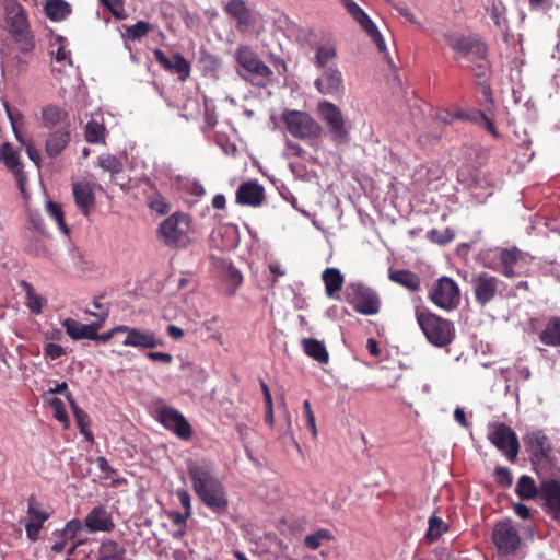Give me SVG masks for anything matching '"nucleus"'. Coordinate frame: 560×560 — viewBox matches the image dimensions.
Returning <instances> with one entry per match:
<instances>
[{
    "label": "nucleus",
    "instance_id": "f257e3e1",
    "mask_svg": "<svg viewBox=\"0 0 560 560\" xmlns=\"http://www.w3.org/2000/svg\"><path fill=\"white\" fill-rule=\"evenodd\" d=\"M187 474L192 490L208 509L217 514H223L228 511L229 498L226 490L209 463L190 459L187 462Z\"/></svg>",
    "mask_w": 560,
    "mask_h": 560
},
{
    "label": "nucleus",
    "instance_id": "f03ea898",
    "mask_svg": "<svg viewBox=\"0 0 560 560\" xmlns=\"http://www.w3.org/2000/svg\"><path fill=\"white\" fill-rule=\"evenodd\" d=\"M5 27L22 52L31 51L34 37L30 31L26 11L18 0H3Z\"/></svg>",
    "mask_w": 560,
    "mask_h": 560
},
{
    "label": "nucleus",
    "instance_id": "7ed1b4c3",
    "mask_svg": "<svg viewBox=\"0 0 560 560\" xmlns=\"http://www.w3.org/2000/svg\"><path fill=\"white\" fill-rule=\"evenodd\" d=\"M415 315L420 329L432 346L444 348L455 339V327L451 320L421 307H416Z\"/></svg>",
    "mask_w": 560,
    "mask_h": 560
},
{
    "label": "nucleus",
    "instance_id": "20e7f679",
    "mask_svg": "<svg viewBox=\"0 0 560 560\" xmlns=\"http://www.w3.org/2000/svg\"><path fill=\"white\" fill-rule=\"evenodd\" d=\"M189 215L175 212L161 222L159 236L170 247L183 248L189 245L190 237Z\"/></svg>",
    "mask_w": 560,
    "mask_h": 560
},
{
    "label": "nucleus",
    "instance_id": "39448f33",
    "mask_svg": "<svg viewBox=\"0 0 560 560\" xmlns=\"http://www.w3.org/2000/svg\"><path fill=\"white\" fill-rule=\"evenodd\" d=\"M445 44L454 50L455 59H465L468 62H476L488 56V47L478 35H460L454 33L443 34Z\"/></svg>",
    "mask_w": 560,
    "mask_h": 560
},
{
    "label": "nucleus",
    "instance_id": "423d86ee",
    "mask_svg": "<svg viewBox=\"0 0 560 560\" xmlns=\"http://www.w3.org/2000/svg\"><path fill=\"white\" fill-rule=\"evenodd\" d=\"M282 121L289 133L301 140H315L323 133L320 125L306 112L287 109Z\"/></svg>",
    "mask_w": 560,
    "mask_h": 560
},
{
    "label": "nucleus",
    "instance_id": "0eeeda50",
    "mask_svg": "<svg viewBox=\"0 0 560 560\" xmlns=\"http://www.w3.org/2000/svg\"><path fill=\"white\" fill-rule=\"evenodd\" d=\"M345 300L355 312L363 315H375L381 310L377 292L361 282H351L346 287Z\"/></svg>",
    "mask_w": 560,
    "mask_h": 560
},
{
    "label": "nucleus",
    "instance_id": "6e6552de",
    "mask_svg": "<svg viewBox=\"0 0 560 560\" xmlns=\"http://www.w3.org/2000/svg\"><path fill=\"white\" fill-rule=\"evenodd\" d=\"M238 65L255 75L254 84L259 88H266L273 75L272 70L258 57V55L248 46H240L235 52Z\"/></svg>",
    "mask_w": 560,
    "mask_h": 560
},
{
    "label": "nucleus",
    "instance_id": "1a4fd4ad",
    "mask_svg": "<svg viewBox=\"0 0 560 560\" xmlns=\"http://www.w3.org/2000/svg\"><path fill=\"white\" fill-rule=\"evenodd\" d=\"M492 541L502 556L514 555L522 545L517 527L511 518H504L494 524Z\"/></svg>",
    "mask_w": 560,
    "mask_h": 560
},
{
    "label": "nucleus",
    "instance_id": "9d476101",
    "mask_svg": "<svg viewBox=\"0 0 560 560\" xmlns=\"http://www.w3.org/2000/svg\"><path fill=\"white\" fill-rule=\"evenodd\" d=\"M500 268L498 269L506 278L527 277L532 257L516 247L503 248L499 254Z\"/></svg>",
    "mask_w": 560,
    "mask_h": 560
},
{
    "label": "nucleus",
    "instance_id": "9b49d317",
    "mask_svg": "<svg viewBox=\"0 0 560 560\" xmlns=\"http://www.w3.org/2000/svg\"><path fill=\"white\" fill-rule=\"evenodd\" d=\"M429 299L438 307L453 311L460 304V290L452 278L441 277L430 290Z\"/></svg>",
    "mask_w": 560,
    "mask_h": 560
},
{
    "label": "nucleus",
    "instance_id": "f8f14e48",
    "mask_svg": "<svg viewBox=\"0 0 560 560\" xmlns=\"http://www.w3.org/2000/svg\"><path fill=\"white\" fill-rule=\"evenodd\" d=\"M490 442L501 451L510 462H515L520 443L515 432L505 423H495L489 433Z\"/></svg>",
    "mask_w": 560,
    "mask_h": 560
},
{
    "label": "nucleus",
    "instance_id": "ddd939ff",
    "mask_svg": "<svg viewBox=\"0 0 560 560\" xmlns=\"http://www.w3.org/2000/svg\"><path fill=\"white\" fill-rule=\"evenodd\" d=\"M159 422L183 441H189L192 436V428L188 420L177 409L162 406L158 409Z\"/></svg>",
    "mask_w": 560,
    "mask_h": 560
},
{
    "label": "nucleus",
    "instance_id": "4468645a",
    "mask_svg": "<svg viewBox=\"0 0 560 560\" xmlns=\"http://www.w3.org/2000/svg\"><path fill=\"white\" fill-rule=\"evenodd\" d=\"M318 113L329 129L334 141L340 142L348 137L343 115L337 105L328 101L319 102Z\"/></svg>",
    "mask_w": 560,
    "mask_h": 560
},
{
    "label": "nucleus",
    "instance_id": "2eb2a0df",
    "mask_svg": "<svg viewBox=\"0 0 560 560\" xmlns=\"http://www.w3.org/2000/svg\"><path fill=\"white\" fill-rule=\"evenodd\" d=\"M524 443L530 453V460L535 470L540 475L538 466L550 459L551 446L548 436L542 430H533L524 436Z\"/></svg>",
    "mask_w": 560,
    "mask_h": 560
},
{
    "label": "nucleus",
    "instance_id": "dca6fc26",
    "mask_svg": "<svg viewBox=\"0 0 560 560\" xmlns=\"http://www.w3.org/2000/svg\"><path fill=\"white\" fill-rule=\"evenodd\" d=\"M502 281L489 272L482 271L471 279V287L475 294L476 302L485 306L492 302L500 291Z\"/></svg>",
    "mask_w": 560,
    "mask_h": 560
},
{
    "label": "nucleus",
    "instance_id": "f3484780",
    "mask_svg": "<svg viewBox=\"0 0 560 560\" xmlns=\"http://www.w3.org/2000/svg\"><path fill=\"white\" fill-rule=\"evenodd\" d=\"M0 162L13 174L19 189L21 192H24L27 175L24 172V166L20 160L18 150H15L11 143L5 142L0 147Z\"/></svg>",
    "mask_w": 560,
    "mask_h": 560
},
{
    "label": "nucleus",
    "instance_id": "a211bd4d",
    "mask_svg": "<svg viewBox=\"0 0 560 560\" xmlns=\"http://www.w3.org/2000/svg\"><path fill=\"white\" fill-rule=\"evenodd\" d=\"M118 329L121 332H126L124 346L141 348V349H154L164 345L161 338L156 337V334L152 330H142L126 325H119Z\"/></svg>",
    "mask_w": 560,
    "mask_h": 560
},
{
    "label": "nucleus",
    "instance_id": "6ab92c4d",
    "mask_svg": "<svg viewBox=\"0 0 560 560\" xmlns=\"http://www.w3.org/2000/svg\"><path fill=\"white\" fill-rule=\"evenodd\" d=\"M50 517V512L44 509L43 503L36 500L34 495L28 499L27 522L25 524L26 536L35 541L43 528L44 523Z\"/></svg>",
    "mask_w": 560,
    "mask_h": 560
},
{
    "label": "nucleus",
    "instance_id": "aec40b11",
    "mask_svg": "<svg viewBox=\"0 0 560 560\" xmlns=\"http://www.w3.org/2000/svg\"><path fill=\"white\" fill-rule=\"evenodd\" d=\"M538 493L545 501V510L560 525V481L541 480Z\"/></svg>",
    "mask_w": 560,
    "mask_h": 560
},
{
    "label": "nucleus",
    "instance_id": "412c9836",
    "mask_svg": "<svg viewBox=\"0 0 560 560\" xmlns=\"http://www.w3.org/2000/svg\"><path fill=\"white\" fill-rule=\"evenodd\" d=\"M153 55H154L155 61L165 71L177 74L182 81H185L186 79L189 78L190 70H191L190 63L179 52L174 54L172 56V59H170L162 49L155 48L153 50Z\"/></svg>",
    "mask_w": 560,
    "mask_h": 560
},
{
    "label": "nucleus",
    "instance_id": "4be33fe9",
    "mask_svg": "<svg viewBox=\"0 0 560 560\" xmlns=\"http://www.w3.org/2000/svg\"><path fill=\"white\" fill-rule=\"evenodd\" d=\"M319 93L324 95L337 96L343 91V79L341 72L336 67H327L323 74L314 82Z\"/></svg>",
    "mask_w": 560,
    "mask_h": 560
},
{
    "label": "nucleus",
    "instance_id": "5701e85b",
    "mask_svg": "<svg viewBox=\"0 0 560 560\" xmlns=\"http://www.w3.org/2000/svg\"><path fill=\"white\" fill-rule=\"evenodd\" d=\"M84 524L90 533H109L115 528L113 517L104 505L94 506L85 516Z\"/></svg>",
    "mask_w": 560,
    "mask_h": 560
},
{
    "label": "nucleus",
    "instance_id": "b1692460",
    "mask_svg": "<svg viewBox=\"0 0 560 560\" xmlns=\"http://www.w3.org/2000/svg\"><path fill=\"white\" fill-rule=\"evenodd\" d=\"M72 194L75 206L85 215H90L95 206L93 186L89 182H75L72 184Z\"/></svg>",
    "mask_w": 560,
    "mask_h": 560
},
{
    "label": "nucleus",
    "instance_id": "393cba45",
    "mask_svg": "<svg viewBox=\"0 0 560 560\" xmlns=\"http://www.w3.org/2000/svg\"><path fill=\"white\" fill-rule=\"evenodd\" d=\"M265 189L257 182H245L236 190V202L258 207L264 202Z\"/></svg>",
    "mask_w": 560,
    "mask_h": 560
},
{
    "label": "nucleus",
    "instance_id": "a878e982",
    "mask_svg": "<svg viewBox=\"0 0 560 560\" xmlns=\"http://www.w3.org/2000/svg\"><path fill=\"white\" fill-rule=\"evenodd\" d=\"M71 133L68 128H61L51 132L45 143L46 154L55 159L57 158L69 144Z\"/></svg>",
    "mask_w": 560,
    "mask_h": 560
},
{
    "label": "nucleus",
    "instance_id": "bb28decb",
    "mask_svg": "<svg viewBox=\"0 0 560 560\" xmlns=\"http://www.w3.org/2000/svg\"><path fill=\"white\" fill-rule=\"evenodd\" d=\"M322 279L325 284V291L328 298H339L338 294L342 289L345 277L339 269L329 267L322 273Z\"/></svg>",
    "mask_w": 560,
    "mask_h": 560
},
{
    "label": "nucleus",
    "instance_id": "cd10ccee",
    "mask_svg": "<svg viewBox=\"0 0 560 560\" xmlns=\"http://www.w3.org/2000/svg\"><path fill=\"white\" fill-rule=\"evenodd\" d=\"M66 398L70 405L71 411L74 416L77 425H78L81 434L84 435L86 441L92 442L94 440V436H93L92 431L89 429L90 423H91V419H90L89 415L78 406V404L75 402V400L70 392H68L66 394Z\"/></svg>",
    "mask_w": 560,
    "mask_h": 560
},
{
    "label": "nucleus",
    "instance_id": "c85d7f7f",
    "mask_svg": "<svg viewBox=\"0 0 560 560\" xmlns=\"http://www.w3.org/2000/svg\"><path fill=\"white\" fill-rule=\"evenodd\" d=\"M67 335L73 340L89 339L94 335L95 323L82 324L73 318H66L62 322Z\"/></svg>",
    "mask_w": 560,
    "mask_h": 560
},
{
    "label": "nucleus",
    "instance_id": "c756f323",
    "mask_svg": "<svg viewBox=\"0 0 560 560\" xmlns=\"http://www.w3.org/2000/svg\"><path fill=\"white\" fill-rule=\"evenodd\" d=\"M389 280L406 288L411 292L420 290L421 280L420 277L407 269L389 270Z\"/></svg>",
    "mask_w": 560,
    "mask_h": 560
},
{
    "label": "nucleus",
    "instance_id": "7c9ffc66",
    "mask_svg": "<svg viewBox=\"0 0 560 560\" xmlns=\"http://www.w3.org/2000/svg\"><path fill=\"white\" fill-rule=\"evenodd\" d=\"M302 348L305 354L320 364H327L329 362V353L324 342L315 338H304L302 340Z\"/></svg>",
    "mask_w": 560,
    "mask_h": 560
},
{
    "label": "nucleus",
    "instance_id": "2f4dec72",
    "mask_svg": "<svg viewBox=\"0 0 560 560\" xmlns=\"http://www.w3.org/2000/svg\"><path fill=\"white\" fill-rule=\"evenodd\" d=\"M539 341L545 346L560 347V316L550 317L539 334Z\"/></svg>",
    "mask_w": 560,
    "mask_h": 560
},
{
    "label": "nucleus",
    "instance_id": "473e14b6",
    "mask_svg": "<svg viewBox=\"0 0 560 560\" xmlns=\"http://www.w3.org/2000/svg\"><path fill=\"white\" fill-rule=\"evenodd\" d=\"M47 18L59 22L67 19L71 12V5L65 0H47L44 7Z\"/></svg>",
    "mask_w": 560,
    "mask_h": 560
},
{
    "label": "nucleus",
    "instance_id": "72a5a7b5",
    "mask_svg": "<svg viewBox=\"0 0 560 560\" xmlns=\"http://www.w3.org/2000/svg\"><path fill=\"white\" fill-rule=\"evenodd\" d=\"M535 481L526 475L518 478L515 492L521 500H532L538 494Z\"/></svg>",
    "mask_w": 560,
    "mask_h": 560
},
{
    "label": "nucleus",
    "instance_id": "f704fd0d",
    "mask_svg": "<svg viewBox=\"0 0 560 560\" xmlns=\"http://www.w3.org/2000/svg\"><path fill=\"white\" fill-rule=\"evenodd\" d=\"M126 553V549L117 541L108 539L101 544L100 555L103 560H120Z\"/></svg>",
    "mask_w": 560,
    "mask_h": 560
},
{
    "label": "nucleus",
    "instance_id": "c9c22d12",
    "mask_svg": "<svg viewBox=\"0 0 560 560\" xmlns=\"http://www.w3.org/2000/svg\"><path fill=\"white\" fill-rule=\"evenodd\" d=\"M47 214L54 219L57 223L58 229L66 235L69 234L70 230L66 224L65 212L62 206L52 200H48L45 206Z\"/></svg>",
    "mask_w": 560,
    "mask_h": 560
},
{
    "label": "nucleus",
    "instance_id": "e433bc0d",
    "mask_svg": "<svg viewBox=\"0 0 560 560\" xmlns=\"http://www.w3.org/2000/svg\"><path fill=\"white\" fill-rule=\"evenodd\" d=\"M357 22L371 36V38L376 44L378 50L385 51L386 50L385 40H384L382 34L380 33V31L377 30V27L375 26V24L366 15V13H364L363 18H360Z\"/></svg>",
    "mask_w": 560,
    "mask_h": 560
},
{
    "label": "nucleus",
    "instance_id": "4c0bfd02",
    "mask_svg": "<svg viewBox=\"0 0 560 560\" xmlns=\"http://www.w3.org/2000/svg\"><path fill=\"white\" fill-rule=\"evenodd\" d=\"M106 128L102 122L94 119L90 120L85 126V140L89 143H100L105 140Z\"/></svg>",
    "mask_w": 560,
    "mask_h": 560
},
{
    "label": "nucleus",
    "instance_id": "58836bf2",
    "mask_svg": "<svg viewBox=\"0 0 560 560\" xmlns=\"http://www.w3.org/2000/svg\"><path fill=\"white\" fill-rule=\"evenodd\" d=\"M22 285L24 287L25 292H26L27 306H28L30 311L36 315L40 314L43 311V307L46 303L45 299H43L39 294H37L36 291L34 290V288L30 283L23 281Z\"/></svg>",
    "mask_w": 560,
    "mask_h": 560
},
{
    "label": "nucleus",
    "instance_id": "ea45409f",
    "mask_svg": "<svg viewBox=\"0 0 560 560\" xmlns=\"http://www.w3.org/2000/svg\"><path fill=\"white\" fill-rule=\"evenodd\" d=\"M446 530L447 525L445 522L441 517L432 515L429 518V527L425 533V538L430 542L436 541Z\"/></svg>",
    "mask_w": 560,
    "mask_h": 560
},
{
    "label": "nucleus",
    "instance_id": "a19ab883",
    "mask_svg": "<svg viewBox=\"0 0 560 560\" xmlns=\"http://www.w3.org/2000/svg\"><path fill=\"white\" fill-rule=\"evenodd\" d=\"M198 63L205 74L213 73L220 68V60L207 49L199 50Z\"/></svg>",
    "mask_w": 560,
    "mask_h": 560
},
{
    "label": "nucleus",
    "instance_id": "79ce46f5",
    "mask_svg": "<svg viewBox=\"0 0 560 560\" xmlns=\"http://www.w3.org/2000/svg\"><path fill=\"white\" fill-rule=\"evenodd\" d=\"M337 50L332 45H320L316 49L315 65L319 68H327V65L335 59Z\"/></svg>",
    "mask_w": 560,
    "mask_h": 560
},
{
    "label": "nucleus",
    "instance_id": "37998d69",
    "mask_svg": "<svg viewBox=\"0 0 560 560\" xmlns=\"http://www.w3.org/2000/svg\"><path fill=\"white\" fill-rule=\"evenodd\" d=\"M97 164L104 171L109 172L110 174H119L124 170L122 162L113 154H103L97 159Z\"/></svg>",
    "mask_w": 560,
    "mask_h": 560
},
{
    "label": "nucleus",
    "instance_id": "c03bdc74",
    "mask_svg": "<svg viewBox=\"0 0 560 560\" xmlns=\"http://www.w3.org/2000/svg\"><path fill=\"white\" fill-rule=\"evenodd\" d=\"M42 115L45 125L49 126H55L67 117V113L56 105L46 106Z\"/></svg>",
    "mask_w": 560,
    "mask_h": 560
},
{
    "label": "nucleus",
    "instance_id": "a18cd8bd",
    "mask_svg": "<svg viewBox=\"0 0 560 560\" xmlns=\"http://www.w3.org/2000/svg\"><path fill=\"white\" fill-rule=\"evenodd\" d=\"M152 30V25L147 21H139L136 24L127 27L126 37L129 40L136 42L145 37Z\"/></svg>",
    "mask_w": 560,
    "mask_h": 560
},
{
    "label": "nucleus",
    "instance_id": "49530a36",
    "mask_svg": "<svg viewBox=\"0 0 560 560\" xmlns=\"http://www.w3.org/2000/svg\"><path fill=\"white\" fill-rule=\"evenodd\" d=\"M331 539V534L328 529H318L314 534L307 535L304 539L305 546L311 550H316L320 547L323 540Z\"/></svg>",
    "mask_w": 560,
    "mask_h": 560
},
{
    "label": "nucleus",
    "instance_id": "de8ad7c7",
    "mask_svg": "<svg viewBox=\"0 0 560 560\" xmlns=\"http://www.w3.org/2000/svg\"><path fill=\"white\" fill-rule=\"evenodd\" d=\"M428 237L433 243L445 245L451 243L455 238V232L450 228H446L443 231L432 229L428 232Z\"/></svg>",
    "mask_w": 560,
    "mask_h": 560
},
{
    "label": "nucleus",
    "instance_id": "09e8293b",
    "mask_svg": "<svg viewBox=\"0 0 560 560\" xmlns=\"http://www.w3.org/2000/svg\"><path fill=\"white\" fill-rule=\"evenodd\" d=\"M4 108H5L8 118L12 125V129L15 133L16 139L21 143H24L22 140V137L19 132V127H20V125H22V121H23V115L21 114V112L18 108L10 106L9 103L4 104Z\"/></svg>",
    "mask_w": 560,
    "mask_h": 560
},
{
    "label": "nucleus",
    "instance_id": "8fccbe9b",
    "mask_svg": "<svg viewBox=\"0 0 560 560\" xmlns=\"http://www.w3.org/2000/svg\"><path fill=\"white\" fill-rule=\"evenodd\" d=\"M248 10L245 1L243 0H231L225 5V12L231 15L233 19H237L241 15H246V11Z\"/></svg>",
    "mask_w": 560,
    "mask_h": 560
},
{
    "label": "nucleus",
    "instance_id": "3c124183",
    "mask_svg": "<svg viewBox=\"0 0 560 560\" xmlns=\"http://www.w3.org/2000/svg\"><path fill=\"white\" fill-rule=\"evenodd\" d=\"M494 480L503 488L511 487L513 482L511 470L506 467H497L494 470Z\"/></svg>",
    "mask_w": 560,
    "mask_h": 560
},
{
    "label": "nucleus",
    "instance_id": "603ef678",
    "mask_svg": "<svg viewBox=\"0 0 560 560\" xmlns=\"http://www.w3.org/2000/svg\"><path fill=\"white\" fill-rule=\"evenodd\" d=\"M58 48L57 50H52L51 54L55 56L56 61H68L69 65H72V60L70 58V52L66 49V39L59 36L57 39Z\"/></svg>",
    "mask_w": 560,
    "mask_h": 560
},
{
    "label": "nucleus",
    "instance_id": "864d4df0",
    "mask_svg": "<svg viewBox=\"0 0 560 560\" xmlns=\"http://www.w3.org/2000/svg\"><path fill=\"white\" fill-rule=\"evenodd\" d=\"M66 354V350L60 345L48 342L44 346V355L50 360H57Z\"/></svg>",
    "mask_w": 560,
    "mask_h": 560
},
{
    "label": "nucleus",
    "instance_id": "5fc2aeb1",
    "mask_svg": "<svg viewBox=\"0 0 560 560\" xmlns=\"http://www.w3.org/2000/svg\"><path fill=\"white\" fill-rule=\"evenodd\" d=\"M82 529V523L79 518H72L70 520L65 528L62 529V536L65 538L73 539L75 538L77 534Z\"/></svg>",
    "mask_w": 560,
    "mask_h": 560
},
{
    "label": "nucleus",
    "instance_id": "6e6d98bb",
    "mask_svg": "<svg viewBox=\"0 0 560 560\" xmlns=\"http://www.w3.org/2000/svg\"><path fill=\"white\" fill-rule=\"evenodd\" d=\"M149 206L153 211L160 214H165L170 211V206L162 196L150 198Z\"/></svg>",
    "mask_w": 560,
    "mask_h": 560
},
{
    "label": "nucleus",
    "instance_id": "4d7b16f0",
    "mask_svg": "<svg viewBox=\"0 0 560 560\" xmlns=\"http://www.w3.org/2000/svg\"><path fill=\"white\" fill-rule=\"evenodd\" d=\"M50 407L55 411V418L60 422H67L68 421V415L65 409V405L61 399L54 398L50 401Z\"/></svg>",
    "mask_w": 560,
    "mask_h": 560
},
{
    "label": "nucleus",
    "instance_id": "13d9d810",
    "mask_svg": "<svg viewBox=\"0 0 560 560\" xmlns=\"http://www.w3.org/2000/svg\"><path fill=\"white\" fill-rule=\"evenodd\" d=\"M100 328H101V324L95 323V327H94L95 336H93L91 340H95V341L105 343V342L109 341L117 332H121V330L118 329V326H116L113 329H110L109 331L100 335L98 334Z\"/></svg>",
    "mask_w": 560,
    "mask_h": 560
},
{
    "label": "nucleus",
    "instance_id": "bf43d9fd",
    "mask_svg": "<svg viewBox=\"0 0 560 560\" xmlns=\"http://www.w3.org/2000/svg\"><path fill=\"white\" fill-rule=\"evenodd\" d=\"M27 252L34 256H47L49 255L48 247L42 242L40 238H35L34 243H31L27 247Z\"/></svg>",
    "mask_w": 560,
    "mask_h": 560
},
{
    "label": "nucleus",
    "instance_id": "052dcab7",
    "mask_svg": "<svg viewBox=\"0 0 560 560\" xmlns=\"http://www.w3.org/2000/svg\"><path fill=\"white\" fill-rule=\"evenodd\" d=\"M471 63L476 65L475 67H471V70L475 72L477 78L481 79L487 77L489 72V61L487 57L483 59H478L476 62Z\"/></svg>",
    "mask_w": 560,
    "mask_h": 560
},
{
    "label": "nucleus",
    "instance_id": "680f3d73",
    "mask_svg": "<svg viewBox=\"0 0 560 560\" xmlns=\"http://www.w3.org/2000/svg\"><path fill=\"white\" fill-rule=\"evenodd\" d=\"M478 117H480V119L482 120V126L486 128V130L488 132H490L493 138L495 139H500L501 138V133L498 131V129L495 128L492 119H490L485 112H480L478 114Z\"/></svg>",
    "mask_w": 560,
    "mask_h": 560
},
{
    "label": "nucleus",
    "instance_id": "e2e57ef3",
    "mask_svg": "<svg viewBox=\"0 0 560 560\" xmlns=\"http://www.w3.org/2000/svg\"><path fill=\"white\" fill-rule=\"evenodd\" d=\"M191 514H187V512L180 513L177 511L168 512V517L172 520V523L177 527H187V520Z\"/></svg>",
    "mask_w": 560,
    "mask_h": 560
},
{
    "label": "nucleus",
    "instance_id": "0e129e2a",
    "mask_svg": "<svg viewBox=\"0 0 560 560\" xmlns=\"http://www.w3.org/2000/svg\"><path fill=\"white\" fill-rule=\"evenodd\" d=\"M176 497L185 509V512H187V514H191V499L189 492L186 489L180 488L176 490Z\"/></svg>",
    "mask_w": 560,
    "mask_h": 560
},
{
    "label": "nucleus",
    "instance_id": "69168bd1",
    "mask_svg": "<svg viewBox=\"0 0 560 560\" xmlns=\"http://www.w3.org/2000/svg\"><path fill=\"white\" fill-rule=\"evenodd\" d=\"M145 357L151 361L162 362L164 364H171L173 362V355L166 352H147Z\"/></svg>",
    "mask_w": 560,
    "mask_h": 560
},
{
    "label": "nucleus",
    "instance_id": "338daca9",
    "mask_svg": "<svg viewBox=\"0 0 560 560\" xmlns=\"http://www.w3.org/2000/svg\"><path fill=\"white\" fill-rule=\"evenodd\" d=\"M343 4L355 21H358L360 18H363L365 12L354 1L345 0Z\"/></svg>",
    "mask_w": 560,
    "mask_h": 560
},
{
    "label": "nucleus",
    "instance_id": "774afa93",
    "mask_svg": "<svg viewBox=\"0 0 560 560\" xmlns=\"http://www.w3.org/2000/svg\"><path fill=\"white\" fill-rule=\"evenodd\" d=\"M96 465L101 471L106 472L107 475L117 474V469L113 468L104 456H98L96 458Z\"/></svg>",
    "mask_w": 560,
    "mask_h": 560
}]
</instances>
